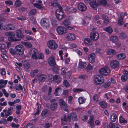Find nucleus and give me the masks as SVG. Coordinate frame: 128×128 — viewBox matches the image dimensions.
Wrapping results in <instances>:
<instances>
[{
	"instance_id": "f257e3e1",
	"label": "nucleus",
	"mask_w": 128,
	"mask_h": 128,
	"mask_svg": "<svg viewBox=\"0 0 128 128\" xmlns=\"http://www.w3.org/2000/svg\"><path fill=\"white\" fill-rule=\"evenodd\" d=\"M58 9H57L56 11V16L57 19L60 20L62 18H65L66 15L62 11V8L60 6H58Z\"/></svg>"
},
{
	"instance_id": "f03ea898",
	"label": "nucleus",
	"mask_w": 128,
	"mask_h": 128,
	"mask_svg": "<svg viewBox=\"0 0 128 128\" xmlns=\"http://www.w3.org/2000/svg\"><path fill=\"white\" fill-rule=\"evenodd\" d=\"M98 72L100 75L107 76L110 74V70L108 66H105L100 68Z\"/></svg>"
},
{
	"instance_id": "7ed1b4c3",
	"label": "nucleus",
	"mask_w": 128,
	"mask_h": 128,
	"mask_svg": "<svg viewBox=\"0 0 128 128\" xmlns=\"http://www.w3.org/2000/svg\"><path fill=\"white\" fill-rule=\"evenodd\" d=\"M40 23L41 26L44 28H46L49 27L50 22L48 18H43L41 19Z\"/></svg>"
},
{
	"instance_id": "20e7f679",
	"label": "nucleus",
	"mask_w": 128,
	"mask_h": 128,
	"mask_svg": "<svg viewBox=\"0 0 128 128\" xmlns=\"http://www.w3.org/2000/svg\"><path fill=\"white\" fill-rule=\"evenodd\" d=\"M104 78L101 75H97L95 77L94 83L96 85L101 84L104 82Z\"/></svg>"
},
{
	"instance_id": "39448f33",
	"label": "nucleus",
	"mask_w": 128,
	"mask_h": 128,
	"mask_svg": "<svg viewBox=\"0 0 128 128\" xmlns=\"http://www.w3.org/2000/svg\"><path fill=\"white\" fill-rule=\"evenodd\" d=\"M99 35L98 33L96 31H93L90 34V38L91 40L94 41L97 40L98 39Z\"/></svg>"
},
{
	"instance_id": "423d86ee",
	"label": "nucleus",
	"mask_w": 128,
	"mask_h": 128,
	"mask_svg": "<svg viewBox=\"0 0 128 128\" xmlns=\"http://www.w3.org/2000/svg\"><path fill=\"white\" fill-rule=\"evenodd\" d=\"M5 35L7 36H9L8 38L9 40L12 42L16 41V38L14 36H15L14 33L12 32H7L5 33Z\"/></svg>"
},
{
	"instance_id": "0eeeda50",
	"label": "nucleus",
	"mask_w": 128,
	"mask_h": 128,
	"mask_svg": "<svg viewBox=\"0 0 128 128\" xmlns=\"http://www.w3.org/2000/svg\"><path fill=\"white\" fill-rule=\"evenodd\" d=\"M24 48L21 44L16 45V54L18 55H22L23 54Z\"/></svg>"
},
{
	"instance_id": "6e6552de",
	"label": "nucleus",
	"mask_w": 128,
	"mask_h": 128,
	"mask_svg": "<svg viewBox=\"0 0 128 128\" xmlns=\"http://www.w3.org/2000/svg\"><path fill=\"white\" fill-rule=\"evenodd\" d=\"M48 45L49 48L53 50L56 49L58 47L56 42L53 40L49 41L48 43Z\"/></svg>"
},
{
	"instance_id": "1a4fd4ad",
	"label": "nucleus",
	"mask_w": 128,
	"mask_h": 128,
	"mask_svg": "<svg viewBox=\"0 0 128 128\" xmlns=\"http://www.w3.org/2000/svg\"><path fill=\"white\" fill-rule=\"evenodd\" d=\"M68 121H70V119L73 121H76L77 120V118L76 113L73 112L71 114H68Z\"/></svg>"
},
{
	"instance_id": "9d476101",
	"label": "nucleus",
	"mask_w": 128,
	"mask_h": 128,
	"mask_svg": "<svg viewBox=\"0 0 128 128\" xmlns=\"http://www.w3.org/2000/svg\"><path fill=\"white\" fill-rule=\"evenodd\" d=\"M65 28L64 26H60L58 27L56 29L58 33L60 35H62L65 32Z\"/></svg>"
},
{
	"instance_id": "9b49d317",
	"label": "nucleus",
	"mask_w": 128,
	"mask_h": 128,
	"mask_svg": "<svg viewBox=\"0 0 128 128\" xmlns=\"http://www.w3.org/2000/svg\"><path fill=\"white\" fill-rule=\"evenodd\" d=\"M30 54L32 58L35 60L37 59L36 55L38 54V51L34 48L32 49L30 51Z\"/></svg>"
},
{
	"instance_id": "f8f14e48",
	"label": "nucleus",
	"mask_w": 128,
	"mask_h": 128,
	"mask_svg": "<svg viewBox=\"0 0 128 128\" xmlns=\"http://www.w3.org/2000/svg\"><path fill=\"white\" fill-rule=\"evenodd\" d=\"M98 0H92L90 2V4L91 7L94 10H96L98 5V4L97 1Z\"/></svg>"
},
{
	"instance_id": "ddd939ff",
	"label": "nucleus",
	"mask_w": 128,
	"mask_h": 128,
	"mask_svg": "<svg viewBox=\"0 0 128 128\" xmlns=\"http://www.w3.org/2000/svg\"><path fill=\"white\" fill-rule=\"evenodd\" d=\"M78 9L81 12H84L86 9V6L82 2L79 3L78 5Z\"/></svg>"
},
{
	"instance_id": "4468645a",
	"label": "nucleus",
	"mask_w": 128,
	"mask_h": 128,
	"mask_svg": "<svg viewBox=\"0 0 128 128\" xmlns=\"http://www.w3.org/2000/svg\"><path fill=\"white\" fill-rule=\"evenodd\" d=\"M24 36L22 34V31L20 30H16V37L18 38V39L16 38V41H17L20 40L21 39L24 38Z\"/></svg>"
},
{
	"instance_id": "2eb2a0df",
	"label": "nucleus",
	"mask_w": 128,
	"mask_h": 128,
	"mask_svg": "<svg viewBox=\"0 0 128 128\" xmlns=\"http://www.w3.org/2000/svg\"><path fill=\"white\" fill-rule=\"evenodd\" d=\"M110 65L112 68H115L118 67L119 65V63L118 61L114 60L111 62Z\"/></svg>"
},
{
	"instance_id": "dca6fc26",
	"label": "nucleus",
	"mask_w": 128,
	"mask_h": 128,
	"mask_svg": "<svg viewBox=\"0 0 128 128\" xmlns=\"http://www.w3.org/2000/svg\"><path fill=\"white\" fill-rule=\"evenodd\" d=\"M13 108L11 107L8 109V110H3V112L5 113L4 117L6 118L8 116L11 114L12 112L11 110H13Z\"/></svg>"
},
{
	"instance_id": "f3484780",
	"label": "nucleus",
	"mask_w": 128,
	"mask_h": 128,
	"mask_svg": "<svg viewBox=\"0 0 128 128\" xmlns=\"http://www.w3.org/2000/svg\"><path fill=\"white\" fill-rule=\"evenodd\" d=\"M58 102L59 105L61 108L65 109L67 108V105L63 100L59 99L58 100Z\"/></svg>"
},
{
	"instance_id": "a211bd4d",
	"label": "nucleus",
	"mask_w": 128,
	"mask_h": 128,
	"mask_svg": "<svg viewBox=\"0 0 128 128\" xmlns=\"http://www.w3.org/2000/svg\"><path fill=\"white\" fill-rule=\"evenodd\" d=\"M66 38L68 41H72L75 39L76 36L74 34L69 33L67 34Z\"/></svg>"
},
{
	"instance_id": "6ab92c4d",
	"label": "nucleus",
	"mask_w": 128,
	"mask_h": 128,
	"mask_svg": "<svg viewBox=\"0 0 128 128\" xmlns=\"http://www.w3.org/2000/svg\"><path fill=\"white\" fill-rule=\"evenodd\" d=\"M15 28L12 24H8L4 26L3 29L6 30H13Z\"/></svg>"
},
{
	"instance_id": "aec40b11",
	"label": "nucleus",
	"mask_w": 128,
	"mask_h": 128,
	"mask_svg": "<svg viewBox=\"0 0 128 128\" xmlns=\"http://www.w3.org/2000/svg\"><path fill=\"white\" fill-rule=\"evenodd\" d=\"M96 55L94 53L90 54L88 56V60L90 63H92L95 61Z\"/></svg>"
},
{
	"instance_id": "412c9836",
	"label": "nucleus",
	"mask_w": 128,
	"mask_h": 128,
	"mask_svg": "<svg viewBox=\"0 0 128 128\" xmlns=\"http://www.w3.org/2000/svg\"><path fill=\"white\" fill-rule=\"evenodd\" d=\"M46 76L44 74H41L38 76V80L39 82H42L44 81L46 78Z\"/></svg>"
},
{
	"instance_id": "4be33fe9",
	"label": "nucleus",
	"mask_w": 128,
	"mask_h": 128,
	"mask_svg": "<svg viewBox=\"0 0 128 128\" xmlns=\"http://www.w3.org/2000/svg\"><path fill=\"white\" fill-rule=\"evenodd\" d=\"M48 63L49 65L52 66H54L56 63L53 57H50L48 59Z\"/></svg>"
},
{
	"instance_id": "5701e85b",
	"label": "nucleus",
	"mask_w": 128,
	"mask_h": 128,
	"mask_svg": "<svg viewBox=\"0 0 128 128\" xmlns=\"http://www.w3.org/2000/svg\"><path fill=\"white\" fill-rule=\"evenodd\" d=\"M97 1L98 4V5H102L104 6H106L107 4V1L106 0H98Z\"/></svg>"
},
{
	"instance_id": "b1692460",
	"label": "nucleus",
	"mask_w": 128,
	"mask_h": 128,
	"mask_svg": "<svg viewBox=\"0 0 128 128\" xmlns=\"http://www.w3.org/2000/svg\"><path fill=\"white\" fill-rule=\"evenodd\" d=\"M53 80L54 81H56L57 84H59L61 82V78L58 75H55L53 77Z\"/></svg>"
},
{
	"instance_id": "393cba45",
	"label": "nucleus",
	"mask_w": 128,
	"mask_h": 128,
	"mask_svg": "<svg viewBox=\"0 0 128 128\" xmlns=\"http://www.w3.org/2000/svg\"><path fill=\"white\" fill-rule=\"evenodd\" d=\"M58 106V105L57 103H53L51 104L50 108L52 110L54 111L57 108Z\"/></svg>"
},
{
	"instance_id": "a878e982",
	"label": "nucleus",
	"mask_w": 128,
	"mask_h": 128,
	"mask_svg": "<svg viewBox=\"0 0 128 128\" xmlns=\"http://www.w3.org/2000/svg\"><path fill=\"white\" fill-rule=\"evenodd\" d=\"M110 40L112 42L115 43L118 42V39L116 36H114L110 37Z\"/></svg>"
},
{
	"instance_id": "bb28decb",
	"label": "nucleus",
	"mask_w": 128,
	"mask_h": 128,
	"mask_svg": "<svg viewBox=\"0 0 128 128\" xmlns=\"http://www.w3.org/2000/svg\"><path fill=\"white\" fill-rule=\"evenodd\" d=\"M62 124L64 125L66 124L67 122L66 116L65 115H64L61 118Z\"/></svg>"
},
{
	"instance_id": "cd10ccee",
	"label": "nucleus",
	"mask_w": 128,
	"mask_h": 128,
	"mask_svg": "<svg viewBox=\"0 0 128 128\" xmlns=\"http://www.w3.org/2000/svg\"><path fill=\"white\" fill-rule=\"evenodd\" d=\"M108 54L111 55H114L116 54V51L114 49H109L108 50L107 52Z\"/></svg>"
},
{
	"instance_id": "c85d7f7f",
	"label": "nucleus",
	"mask_w": 128,
	"mask_h": 128,
	"mask_svg": "<svg viewBox=\"0 0 128 128\" xmlns=\"http://www.w3.org/2000/svg\"><path fill=\"white\" fill-rule=\"evenodd\" d=\"M125 54H120L116 56V58L118 60L122 59L126 57Z\"/></svg>"
},
{
	"instance_id": "c756f323",
	"label": "nucleus",
	"mask_w": 128,
	"mask_h": 128,
	"mask_svg": "<svg viewBox=\"0 0 128 128\" xmlns=\"http://www.w3.org/2000/svg\"><path fill=\"white\" fill-rule=\"evenodd\" d=\"M102 17L104 20V23L106 24H108L109 21V19L108 17L106 15L103 14L102 15Z\"/></svg>"
},
{
	"instance_id": "7c9ffc66",
	"label": "nucleus",
	"mask_w": 128,
	"mask_h": 128,
	"mask_svg": "<svg viewBox=\"0 0 128 128\" xmlns=\"http://www.w3.org/2000/svg\"><path fill=\"white\" fill-rule=\"evenodd\" d=\"M86 65V63L85 62L80 61L78 64L79 67L82 68L85 67Z\"/></svg>"
},
{
	"instance_id": "2f4dec72",
	"label": "nucleus",
	"mask_w": 128,
	"mask_h": 128,
	"mask_svg": "<svg viewBox=\"0 0 128 128\" xmlns=\"http://www.w3.org/2000/svg\"><path fill=\"white\" fill-rule=\"evenodd\" d=\"M84 42L88 45L90 46L92 44V41L89 38H86L84 40Z\"/></svg>"
},
{
	"instance_id": "473e14b6",
	"label": "nucleus",
	"mask_w": 128,
	"mask_h": 128,
	"mask_svg": "<svg viewBox=\"0 0 128 128\" xmlns=\"http://www.w3.org/2000/svg\"><path fill=\"white\" fill-rule=\"evenodd\" d=\"M70 20L68 19H65L62 22V25L64 26H67L70 24Z\"/></svg>"
},
{
	"instance_id": "72a5a7b5",
	"label": "nucleus",
	"mask_w": 128,
	"mask_h": 128,
	"mask_svg": "<svg viewBox=\"0 0 128 128\" xmlns=\"http://www.w3.org/2000/svg\"><path fill=\"white\" fill-rule=\"evenodd\" d=\"M34 6L39 10L43 9L44 8L43 6L41 4L38 3H34L33 4Z\"/></svg>"
},
{
	"instance_id": "f704fd0d",
	"label": "nucleus",
	"mask_w": 128,
	"mask_h": 128,
	"mask_svg": "<svg viewBox=\"0 0 128 128\" xmlns=\"http://www.w3.org/2000/svg\"><path fill=\"white\" fill-rule=\"evenodd\" d=\"M62 89L60 87L57 88L55 90L54 92V94L56 96H59L60 94V92H61Z\"/></svg>"
},
{
	"instance_id": "c9c22d12",
	"label": "nucleus",
	"mask_w": 128,
	"mask_h": 128,
	"mask_svg": "<svg viewBox=\"0 0 128 128\" xmlns=\"http://www.w3.org/2000/svg\"><path fill=\"white\" fill-rule=\"evenodd\" d=\"M99 104L102 108H106L108 105L104 101L100 102L99 103Z\"/></svg>"
},
{
	"instance_id": "e433bc0d",
	"label": "nucleus",
	"mask_w": 128,
	"mask_h": 128,
	"mask_svg": "<svg viewBox=\"0 0 128 128\" xmlns=\"http://www.w3.org/2000/svg\"><path fill=\"white\" fill-rule=\"evenodd\" d=\"M5 45L4 44L0 45V50L2 54H6V52L4 48Z\"/></svg>"
},
{
	"instance_id": "4c0bfd02",
	"label": "nucleus",
	"mask_w": 128,
	"mask_h": 128,
	"mask_svg": "<svg viewBox=\"0 0 128 128\" xmlns=\"http://www.w3.org/2000/svg\"><path fill=\"white\" fill-rule=\"evenodd\" d=\"M117 118V116L115 114H112L110 116V120L112 122H114L116 121Z\"/></svg>"
},
{
	"instance_id": "58836bf2",
	"label": "nucleus",
	"mask_w": 128,
	"mask_h": 128,
	"mask_svg": "<svg viewBox=\"0 0 128 128\" xmlns=\"http://www.w3.org/2000/svg\"><path fill=\"white\" fill-rule=\"evenodd\" d=\"M119 37L120 38L123 39L126 38L127 36L125 33L122 32L119 34Z\"/></svg>"
},
{
	"instance_id": "ea45409f",
	"label": "nucleus",
	"mask_w": 128,
	"mask_h": 128,
	"mask_svg": "<svg viewBox=\"0 0 128 128\" xmlns=\"http://www.w3.org/2000/svg\"><path fill=\"white\" fill-rule=\"evenodd\" d=\"M78 101L80 104H82L85 102L86 101V99L83 97H80L78 98Z\"/></svg>"
},
{
	"instance_id": "a19ab883",
	"label": "nucleus",
	"mask_w": 128,
	"mask_h": 128,
	"mask_svg": "<svg viewBox=\"0 0 128 128\" xmlns=\"http://www.w3.org/2000/svg\"><path fill=\"white\" fill-rule=\"evenodd\" d=\"M122 80L123 82H125L128 79V76L127 75L123 74L122 75L121 77Z\"/></svg>"
},
{
	"instance_id": "79ce46f5",
	"label": "nucleus",
	"mask_w": 128,
	"mask_h": 128,
	"mask_svg": "<svg viewBox=\"0 0 128 128\" xmlns=\"http://www.w3.org/2000/svg\"><path fill=\"white\" fill-rule=\"evenodd\" d=\"M119 121L120 123L123 124H125L127 122L126 120H125L124 118L122 116H120V118Z\"/></svg>"
},
{
	"instance_id": "37998d69",
	"label": "nucleus",
	"mask_w": 128,
	"mask_h": 128,
	"mask_svg": "<svg viewBox=\"0 0 128 128\" xmlns=\"http://www.w3.org/2000/svg\"><path fill=\"white\" fill-rule=\"evenodd\" d=\"M22 109V106L21 105L16 106V114H19L20 113V110Z\"/></svg>"
},
{
	"instance_id": "c03bdc74",
	"label": "nucleus",
	"mask_w": 128,
	"mask_h": 128,
	"mask_svg": "<svg viewBox=\"0 0 128 128\" xmlns=\"http://www.w3.org/2000/svg\"><path fill=\"white\" fill-rule=\"evenodd\" d=\"M63 84L64 85L66 88L70 86V84L69 82L66 80H64Z\"/></svg>"
},
{
	"instance_id": "a18cd8bd",
	"label": "nucleus",
	"mask_w": 128,
	"mask_h": 128,
	"mask_svg": "<svg viewBox=\"0 0 128 128\" xmlns=\"http://www.w3.org/2000/svg\"><path fill=\"white\" fill-rule=\"evenodd\" d=\"M110 82H106L103 84V86L104 88H108L110 86Z\"/></svg>"
},
{
	"instance_id": "49530a36",
	"label": "nucleus",
	"mask_w": 128,
	"mask_h": 128,
	"mask_svg": "<svg viewBox=\"0 0 128 128\" xmlns=\"http://www.w3.org/2000/svg\"><path fill=\"white\" fill-rule=\"evenodd\" d=\"M104 30L109 34L111 33L113 31L112 29L110 27L106 28H105Z\"/></svg>"
},
{
	"instance_id": "de8ad7c7",
	"label": "nucleus",
	"mask_w": 128,
	"mask_h": 128,
	"mask_svg": "<svg viewBox=\"0 0 128 128\" xmlns=\"http://www.w3.org/2000/svg\"><path fill=\"white\" fill-rule=\"evenodd\" d=\"M52 94H48V95L47 96L44 97V98L46 100L48 101L51 98Z\"/></svg>"
},
{
	"instance_id": "09e8293b",
	"label": "nucleus",
	"mask_w": 128,
	"mask_h": 128,
	"mask_svg": "<svg viewBox=\"0 0 128 128\" xmlns=\"http://www.w3.org/2000/svg\"><path fill=\"white\" fill-rule=\"evenodd\" d=\"M48 110L46 109H44L42 112L41 114L42 116H45L47 115Z\"/></svg>"
},
{
	"instance_id": "8fccbe9b",
	"label": "nucleus",
	"mask_w": 128,
	"mask_h": 128,
	"mask_svg": "<svg viewBox=\"0 0 128 128\" xmlns=\"http://www.w3.org/2000/svg\"><path fill=\"white\" fill-rule=\"evenodd\" d=\"M36 10L35 9H32L29 12V15H34L36 12Z\"/></svg>"
},
{
	"instance_id": "3c124183",
	"label": "nucleus",
	"mask_w": 128,
	"mask_h": 128,
	"mask_svg": "<svg viewBox=\"0 0 128 128\" xmlns=\"http://www.w3.org/2000/svg\"><path fill=\"white\" fill-rule=\"evenodd\" d=\"M24 45L26 48H30L32 47V44L29 42H25Z\"/></svg>"
},
{
	"instance_id": "603ef678",
	"label": "nucleus",
	"mask_w": 128,
	"mask_h": 128,
	"mask_svg": "<svg viewBox=\"0 0 128 128\" xmlns=\"http://www.w3.org/2000/svg\"><path fill=\"white\" fill-rule=\"evenodd\" d=\"M94 117L93 116H90L89 118V119L88 123L94 122Z\"/></svg>"
},
{
	"instance_id": "864d4df0",
	"label": "nucleus",
	"mask_w": 128,
	"mask_h": 128,
	"mask_svg": "<svg viewBox=\"0 0 128 128\" xmlns=\"http://www.w3.org/2000/svg\"><path fill=\"white\" fill-rule=\"evenodd\" d=\"M52 124L50 123H47L44 124V128H49L50 126H52Z\"/></svg>"
},
{
	"instance_id": "5fc2aeb1",
	"label": "nucleus",
	"mask_w": 128,
	"mask_h": 128,
	"mask_svg": "<svg viewBox=\"0 0 128 128\" xmlns=\"http://www.w3.org/2000/svg\"><path fill=\"white\" fill-rule=\"evenodd\" d=\"M10 51L11 54L13 56L15 55L16 53V51L15 49L12 48H10Z\"/></svg>"
},
{
	"instance_id": "6e6d98bb",
	"label": "nucleus",
	"mask_w": 128,
	"mask_h": 128,
	"mask_svg": "<svg viewBox=\"0 0 128 128\" xmlns=\"http://www.w3.org/2000/svg\"><path fill=\"white\" fill-rule=\"evenodd\" d=\"M37 59H42L44 58V55L42 53L38 54L37 56L36 55Z\"/></svg>"
},
{
	"instance_id": "4d7b16f0",
	"label": "nucleus",
	"mask_w": 128,
	"mask_h": 128,
	"mask_svg": "<svg viewBox=\"0 0 128 128\" xmlns=\"http://www.w3.org/2000/svg\"><path fill=\"white\" fill-rule=\"evenodd\" d=\"M93 100L94 101L96 102H97L98 100V95L95 94L94 95L93 97Z\"/></svg>"
},
{
	"instance_id": "13d9d810",
	"label": "nucleus",
	"mask_w": 128,
	"mask_h": 128,
	"mask_svg": "<svg viewBox=\"0 0 128 128\" xmlns=\"http://www.w3.org/2000/svg\"><path fill=\"white\" fill-rule=\"evenodd\" d=\"M123 20L119 18L118 22V24L119 26H121L124 24Z\"/></svg>"
},
{
	"instance_id": "bf43d9fd",
	"label": "nucleus",
	"mask_w": 128,
	"mask_h": 128,
	"mask_svg": "<svg viewBox=\"0 0 128 128\" xmlns=\"http://www.w3.org/2000/svg\"><path fill=\"white\" fill-rule=\"evenodd\" d=\"M67 76H68V78L70 79H71L72 80H73L74 79H73L71 77V76L72 74V72L70 71H68L67 72Z\"/></svg>"
},
{
	"instance_id": "052dcab7",
	"label": "nucleus",
	"mask_w": 128,
	"mask_h": 128,
	"mask_svg": "<svg viewBox=\"0 0 128 128\" xmlns=\"http://www.w3.org/2000/svg\"><path fill=\"white\" fill-rule=\"evenodd\" d=\"M23 66L26 69H28L30 68V64L28 62L26 64H23Z\"/></svg>"
},
{
	"instance_id": "680f3d73",
	"label": "nucleus",
	"mask_w": 128,
	"mask_h": 128,
	"mask_svg": "<svg viewBox=\"0 0 128 128\" xmlns=\"http://www.w3.org/2000/svg\"><path fill=\"white\" fill-rule=\"evenodd\" d=\"M26 9L24 7H22L18 9V10L20 12H22L25 11Z\"/></svg>"
},
{
	"instance_id": "e2e57ef3",
	"label": "nucleus",
	"mask_w": 128,
	"mask_h": 128,
	"mask_svg": "<svg viewBox=\"0 0 128 128\" xmlns=\"http://www.w3.org/2000/svg\"><path fill=\"white\" fill-rule=\"evenodd\" d=\"M7 121L6 119L2 118L0 120V124H2L3 123L4 124H7Z\"/></svg>"
},
{
	"instance_id": "0e129e2a",
	"label": "nucleus",
	"mask_w": 128,
	"mask_h": 128,
	"mask_svg": "<svg viewBox=\"0 0 128 128\" xmlns=\"http://www.w3.org/2000/svg\"><path fill=\"white\" fill-rule=\"evenodd\" d=\"M66 69L65 68H63L61 69V73L62 74H64L66 73Z\"/></svg>"
},
{
	"instance_id": "69168bd1",
	"label": "nucleus",
	"mask_w": 128,
	"mask_h": 128,
	"mask_svg": "<svg viewBox=\"0 0 128 128\" xmlns=\"http://www.w3.org/2000/svg\"><path fill=\"white\" fill-rule=\"evenodd\" d=\"M16 103V101L15 100H14L12 102L9 101L8 102V104L10 106H14Z\"/></svg>"
},
{
	"instance_id": "338daca9",
	"label": "nucleus",
	"mask_w": 128,
	"mask_h": 128,
	"mask_svg": "<svg viewBox=\"0 0 128 128\" xmlns=\"http://www.w3.org/2000/svg\"><path fill=\"white\" fill-rule=\"evenodd\" d=\"M1 74L2 75H4L6 74V72L5 71V69L4 68L1 69L0 70Z\"/></svg>"
},
{
	"instance_id": "774afa93",
	"label": "nucleus",
	"mask_w": 128,
	"mask_h": 128,
	"mask_svg": "<svg viewBox=\"0 0 128 128\" xmlns=\"http://www.w3.org/2000/svg\"><path fill=\"white\" fill-rule=\"evenodd\" d=\"M109 126L110 128H115L114 124L112 122L110 123Z\"/></svg>"
}]
</instances>
